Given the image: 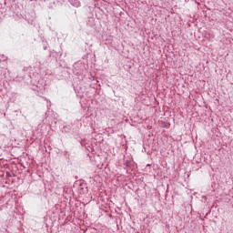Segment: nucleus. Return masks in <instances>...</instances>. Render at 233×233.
Masks as SVG:
<instances>
[{
  "mask_svg": "<svg viewBox=\"0 0 233 233\" xmlns=\"http://www.w3.org/2000/svg\"><path fill=\"white\" fill-rule=\"evenodd\" d=\"M127 167H130V162L126 163Z\"/></svg>",
  "mask_w": 233,
  "mask_h": 233,
  "instance_id": "f03ea898",
  "label": "nucleus"
},
{
  "mask_svg": "<svg viewBox=\"0 0 233 233\" xmlns=\"http://www.w3.org/2000/svg\"><path fill=\"white\" fill-rule=\"evenodd\" d=\"M5 177H12V175L10 174V172H6V173H5Z\"/></svg>",
  "mask_w": 233,
  "mask_h": 233,
  "instance_id": "f257e3e1",
  "label": "nucleus"
}]
</instances>
